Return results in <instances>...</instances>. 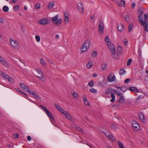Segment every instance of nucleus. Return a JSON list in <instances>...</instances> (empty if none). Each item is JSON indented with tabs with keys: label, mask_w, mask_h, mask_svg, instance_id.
<instances>
[{
	"label": "nucleus",
	"mask_w": 148,
	"mask_h": 148,
	"mask_svg": "<svg viewBox=\"0 0 148 148\" xmlns=\"http://www.w3.org/2000/svg\"><path fill=\"white\" fill-rule=\"evenodd\" d=\"M91 45V42L90 40H86L81 47L82 53L84 52L87 51L89 49Z\"/></svg>",
	"instance_id": "nucleus-1"
},
{
	"label": "nucleus",
	"mask_w": 148,
	"mask_h": 148,
	"mask_svg": "<svg viewBox=\"0 0 148 148\" xmlns=\"http://www.w3.org/2000/svg\"><path fill=\"white\" fill-rule=\"evenodd\" d=\"M113 89L112 88H109L107 89L105 91V93L106 95H108L111 93L110 96L112 98V99L110 101L111 102H113L115 100V96L114 94L113 93H111L112 92H113Z\"/></svg>",
	"instance_id": "nucleus-2"
},
{
	"label": "nucleus",
	"mask_w": 148,
	"mask_h": 148,
	"mask_svg": "<svg viewBox=\"0 0 148 148\" xmlns=\"http://www.w3.org/2000/svg\"><path fill=\"white\" fill-rule=\"evenodd\" d=\"M11 45L15 49H18L20 46L17 42L14 40H10Z\"/></svg>",
	"instance_id": "nucleus-3"
},
{
	"label": "nucleus",
	"mask_w": 148,
	"mask_h": 148,
	"mask_svg": "<svg viewBox=\"0 0 148 148\" xmlns=\"http://www.w3.org/2000/svg\"><path fill=\"white\" fill-rule=\"evenodd\" d=\"M100 130L105 134L106 136L108 138H110L111 133L108 130H107L105 128H103V129L100 128Z\"/></svg>",
	"instance_id": "nucleus-4"
},
{
	"label": "nucleus",
	"mask_w": 148,
	"mask_h": 148,
	"mask_svg": "<svg viewBox=\"0 0 148 148\" xmlns=\"http://www.w3.org/2000/svg\"><path fill=\"white\" fill-rule=\"evenodd\" d=\"M77 8L78 10L80 13L84 14V8L82 3L81 2H79L77 4Z\"/></svg>",
	"instance_id": "nucleus-5"
},
{
	"label": "nucleus",
	"mask_w": 148,
	"mask_h": 148,
	"mask_svg": "<svg viewBox=\"0 0 148 148\" xmlns=\"http://www.w3.org/2000/svg\"><path fill=\"white\" fill-rule=\"evenodd\" d=\"M141 24L144 27V31L148 32V21L147 20L143 21L142 18L140 20Z\"/></svg>",
	"instance_id": "nucleus-6"
},
{
	"label": "nucleus",
	"mask_w": 148,
	"mask_h": 148,
	"mask_svg": "<svg viewBox=\"0 0 148 148\" xmlns=\"http://www.w3.org/2000/svg\"><path fill=\"white\" fill-rule=\"evenodd\" d=\"M99 33L103 34L104 29V24L103 21L102 20H100L99 22Z\"/></svg>",
	"instance_id": "nucleus-7"
},
{
	"label": "nucleus",
	"mask_w": 148,
	"mask_h": 148,
	"mask_svg": "<svg viewBox=\"0 0 148 148\" xmlns=\"http://www.w3.org/2000/svg\"><path fill=\"white\" fill-rule=\"evenodd\" d=\"M132 128L134 130L137 131L140 129V126L136 121H133L132 123Z\"/></svg>",
	"instance_id": "nucleus-8"
},
{
	"label": "nucleus",
	"mask_w": 148,
	"mask_h": 148,
	"mask_svg": "<svg viewBox=\"0 0 148 148\" xmlns=\"http://www.w3.org/2000/svg\"><path fill=\"white\" fill-rule=\"evenodd\" d=\"M107 45L111 52H113V51H116L115 47L113 44L111 42L108 43Z\"/></svg>",
	"instance_id": "nucleus-9"
},
{
	"label": "nucleus",
	"mask_w": 148,
	"mask_h": 148,
	"mask_svg": "<svg viewBox=\"0 0 148 148\" xmlns=\"http://www.w3.org/2000/svg\"><path fill=\"white\" fill-rule=\"evenodd\" d=\"M39 23L41 25H46L49 23L48 20L46 18H42L39 21Z\"/></svg>",
	"instance_id": "nucleus-10"
},
{
	"label": "nucleus",
	"mask_w": 148,
	"mask_h": 148,
	"mask_svg": "<svg viewBox=\"0 0 148 148\" xmlns=\"http://www.w3.org/2000/svg\"><path fill=\"white\" fill-rule=\"evenodd\" d=\"M0 75L7 80H8L10 77L9 75L1 71H0Z\"/></svg>",
	"instance_id": "nucleus-11"
},
{
	"label": "nucleus",
	"mask_w": 148,
	"mask_h": 148,
	"mask_svg": "<svg viewBox=\"0 0 148 148\" xmlns=\"http://www.w3.org/2000/svg\"><path fill=\"white\" fill-rule=\"evenodd\" d=\"M140 120L143 123L146 122V119H145L144 115L143 112H140L138 115Z\"/></svg>",
	"instance_id": "nucleus-12"
},
{
	"label": "nucleus",
	"mask_w": 148,
	"mask_h": 148,
	"mask_svg": "<svg viewBox=\"0 0 148 148\" xmlns=\"http://www.w3.org/2000/svg\"><path fill=\"white\" fill-rule=\"evenodd\" d=\"M64 20L66 22H69V14L67 11L64 12Z\"/></svg>",
	"instance_id": "nucleus-13"
},
{
	"label": "nucleus",
	"mask_w": 148,
	"mask_h": 148,
	"mask_svg": "<svg viewBox=\"0 0 148 148\" xmlns=\"http://www.w3.org/2000/svg\"><path fill=\"white\" fill-rule=\"evenodd\" d=\"M54 106L56 108L61 112L62 114V112H64L65 111L61 107L59 106L57 104L55 103L54 104Z\"/></svg>",
	"instance_id": "nucleus-14"
},
{
	"label": "nucleus",
	"mask_w": 148,
	"mask_h": 148,
	"mask_svg": "<svg viewBox=\"0 0 148 148\" xmlns=\"http://www.w3.org/2000/svg\"><path fill=\"white\" fill-rule=\"evenodd\" d=\"M129 90L131 92L134 93L138 92L139 90L136 87H131L129 88Z\"/></svg>",
	"instance_id": "nucleus-15"
},
{
	"label": "nucleus",
	"mask_w": 148,
	"mask_h": 148,
	"mask_svg": "<svg viewBox=\"0 0 148 148\" xmlns=\"http://www.w3.org/2000/svg\"><path fill=\"white\" fill-rule=\"evenodd\" d=\"M138 20L140 21V20H141V18L142 19V16L143 14V12L142 10H138Z\"/></svg>",
	"instance_id": "nucleus-16"
},
{
	"label": "nucleus",
	"mask_w": 148,
	"mask_h": 148,
	"mask_svg": "<svg viewBox=\"0 0 148 148\" xmlns=\"http://www.w3.org/2000/svg\"><path fill=\"white\" fill-rule=\"evenodd\" d=\"M45 113H46L48 116L51 119H52L53 121H54V119L53 117V116L50 112L49 110L45 112Z\"/></svg>",
	"instance_id": "nucleus-17"
},
{
	"label": "nucleus",
	"mask_w": 148,
	"mask_h": 148,
	"mask_svg": "<svg viewBox=\"0 0 148 148\" xmlns=\"http://www.w3.org/2000/svg\"><path fill=\"white\" fill-rule=\"evenodd\" d=\"M62 114H64L65 115L66 117L68 119L72 121L71 119H70L71 117L67 112L65 111H64V112H62Z\"/></svg>",
	"instance_id": "nucleus-18"
},
{
	"label": "nucleus",
	"mask_w": 148,
	"mask_h": 148,
	"mask_svg": "<svg viewBox=\"0 0 148 148\" xmlns=\"http://www.w3.org/2000/svg\"><path fill=\"white\" fill-rule=\"evenodd\" d=\"M112 77V75L110 74L109 75L108 77V81L110 82H112L114 81V79L115 78V76L114 75L113 77L110 79V77Z\"/></svg>",
	"instance_id": "nucleus-19"
},
{
	"label": "nucleus",
	"mask_w": 148,
	"mask_h": 148,
	"mask_svg": "<svg viewBox=\"0 0 148 148\" xmlns=\"http://www.w3.org/2000/svg\"><path fill=\"white\" fill-rule=\"evenodd\" d=\"M0 62L4 65H7V62L3 58L0 56Z\"/></svg>",
	"instance_id": "nucleus-20"
},
{
	"label": "nucleus",
	"mask_w": 148,
	"mask_h": 148,
	"mask_svg": "<svg viewBox=\"0 0 148 148\" xmlns=\"http://www.w3.org/2000/svg\"><path fill=\"white\" fill-rule=\"evenodd\" d=\"M117 28L119 31H121L124 28V26L121 23H119L117 26Z\"/></svg>",
	"instance_id": "nucleus-21"
},
{
	"label": "nucleus",
	"mask_w": 148,
	"mask_h": 148,
	"mask_svg": "<svg viewBox=\"0 0 148 148\" xmlns=\"http://www.w3.org/2000/svg\"><path fill=\"white\" fill-rule=\"evenodd\" d=\"M116 51H113L111 52L112 53V56L114 58L118 59L119 58V56L117 53H115Z\"/></svg>",
	"instance_id": "nucleus-22"
},
{
	"label": "nucleus",
	"mask_w": 148,
	"mask_h": 148,
	"mask_svg": "<svg viewBox=\"0 0 148 148\" xmlns=\"http://www.w3.org/2000/svg\"><path fill=\"white\" fill-rule=\"evenodd\" d=\"M118 4L120 6L124 7L125 5V1L124 0H122Z\"/></svg>",
	"instance_id": "nucleus-23"
},
{
	"label": "nucleus",
	"mask_w": 148,
	"mask_h": 148,
	"mask_svg": "<svg viewBox=\"0 0 148 148\" xmlns=\"http://www.w3.org/2000/svg\"><path fill=\"white\" fill-rule=\"evenodd\" d=\"M62 21V20L61 19H60L57 20V21L53 22V23L56 25H59L61 23Z\"/></svg>",
	"instance_id": "nucleus-24"
},
{
	"label": "nucleus",
	"mask_w": 148,
	"mask_h": 148,
	"mask_svg": "<svg viewBox=\"0 0 148 148\" xmlns=\"http://www.w3.org/2000/svg\"><path fill=\"white\" fill-rule=\"evenodd\" d=\"M54 4V1H52L48 5V9H51L52 8Z\"/></svg>",
	"instance_id": "nucleus-25"
},
{
	"label": "nucleus",
	"mask_w": 148,
	"mask_h": 148,
	"mask_svg": "<svg viewBox=\"0 0 148 148\" xmlns=\"http://www.w3.org/2000/svg\"><path fill=\"white\" fill-rule=\"evenodd\" d=\"M19 85L23 90H25L26 88H28V87L27 86L22 83H20Z\"/></svg>",
	"instance_id": "nucleus-26"
},
{
	"label": "nucleus",
	"mask_w": 148,
	"mask_h": 148,
	"mask_svg": "<svg viewBox=\"0 0 148 148\" xmlns=\"http://www.w3.org/2000/svg\"><path fill=\"white\" fill-rule=\"evenodd\" d=\"M2 9L4 12H7L9 10V8L7 6L5 5L3 7Z\"/></svg>",
	"instance_id": "nucleus-27"
},
{
	"label": "nucleus",
	"mask_w": 148,
	"mask_h": 148,
	"mask_svg": "<svg viewBox=\"0 0 148 148\" xmlns=\"http://www.w3.org/2000/svg\"><path fill=\"white\" fill-rule=\"evenodd\" d=\"M106 62H104L101 66V68L102 69L105 70L106 69Z\"/></svg>",
	"instance_id": "nucleus-28"
},
{
	"label": "nucleus",
	"mask_w": 148,
	"mask_h": 148,
	"mask_svg": "<svg viewBox=\"0 0 148 148\" xmlns=\"http://www.w3.org/2000/svg\"><path fill=\"white\" fill-rule=\"evenodd\" d=\"M123 51V49L120 46H118L117 48V51L119 53H121Z\"/></svg>",
	"instance_id": "nucleus-29"
},
{
	"label": "nucleus",
	"mask_w": 148,
	"mask_h": 148,
	"mask_svg": "<svg viewBox=\"0 0 148 148\" xmlns=\"http://www.w3.org/2000/svg\"><path fill=\"white\" fill-rule=\"evenodd\" d=\"M71 93L73 96L76 99H78L77 94L75 91H73L71 92Z\"/></svg>",
	"instance_id": "nucleus-30"
},
{
	"label": "nucleus",
	"mask_w": 148,
	"mask_h": 148,
	"mask_svg": "<svg viewBox=\"0 0 148 148\" xmlns=\"http://www.w3.org/2000/svg\"><path fill=\"white\" fill-rule=\"evenodd\" d=\"M113 92L114 93H116L119 96H121V95H122V93H121L120 91H117L116 90L113 89Z\"/></svg>",
	"instance_id": "nucleus-31"
},
{
	"label": "nucleus",
	"mask_w": 148,
	"mask_h": 148,
	"mask_svg": "<svg viewBox=\"0 0 148 148\" xmlns=\"http://www.w3.org/2000/svg\"><path fill=\"white\" fill-rule=\"evenodd\" d=\"M59 16L58 15H56L55 16L53 17L51 19L52 21H53V22L55 21H57L58 19Z\"/></svg>",
	"instance_id": "nucleus-32"
},
{
	"label": "nucleus",
	"mask_w": 148,
	"mask_h": 148,
	"mask_svg": "<svg viewBox=\"0 0 148 148\" xmlns=\"http://www.w3.org/2000/svg\"><path fill=\"white\" fill-rule=\"evenodd\" d=\"M126 73V71L123 69H121L120 70L119 74L121 75H122Z\"/></svg>",
	"instance_id": "nucleus-33"
},
{
	"label": "nucleus",
	"mask_w": 148,
	"mask_h": 148,
	"mask_svg": "<svg viewBox=\"0 0 148 148\" xmlns=\"http://www.w3.org/2000/svg\"><path fill=\"white\" fill-rule=\"evenodd\" d=\"M105 41L107 44L108 43H109L111 42V41H110V40L108 36H107L105 37Z\"/></svg>",
	"instance_id": "nucleus-34"
},
{
	"label": "nucleus",
	"mask_w": 148,
	"mask_h": 148,
	"mask_svg": "<svg viewBox=\"0 0 148 148\" xmlns=\"http://www.w3.org/2000/svg\"><path fill=\"white\" fill-rule=\"evenodd\" d=\"M120 148H125L123 146L122 143L120 141H118L117 142Z\"/></svg>",
	"instance_id": "nucleus-35"
},
{
	"label": "nucleus",
	"mask_w": 148,
	"mask_h": 148,
	"mask_svg": "<svg viewBox=\"0 0 148 148\" xmlns=\"http://www.w3.org/2000/svg\"><path fill=\"white\" fill-rule=\"evenodd\" d=\"M33 95L37 99H40V98L39 95L37 93L35 92L34 94L33 93Z\"/></svg>",
	"instance_id": "nucleus-36"
},
{
	"label": "nucleus",
	"mask_w": 148,
	"mask_h": 148,
	"mask_svg": "<svg viewBox=\"0 0 148 148\" xmlns=\"http://www.w3.org/2000/svg\"><path fill=\"white\" fill-rule=\"evenodd\" d=\"M125 100L123 96H121L120 98L119 102L120 103H121V102H123Z\"/></svg>",
	"instance_id": "nucleus-37"
},
{
	"label": "nucleus",
	"mask_w": 148,
	"mask_h": 148,
	"mask_svg": "<svg viewBox=\"0 0 148 148\" xmlns=\"http://www.w3.org/2000/svg\"><path fill=\"white\" fill-rule=\"evenodd\" d=\"M127 88H128L126 86H123L121 87V90L123 92H125L127 90Z\"/></svg>",
	"instance_id": "nucleus-38"
},
{
	"label": "nucleus",
	"mask_w": 148,
	"mask_h": 148,
	"mask_svg": "<svg viewBox=\"0 0 148 148\" xmlns=\"http://www.w3.org/2000/svg\"><path fill=\"white\" fill-rule=\"evenodd\" d=\"M89 91L90 92L94 93H95L97 92L96 90L94 88H91L89 89Z\"/></svg>",
	"instance_id": "nucleus-39"
},
{
	"label": "nucleus",
	"mask_w": 148,
	"mask_h": 148,
	"mask_svg": "<svg viewBox=\"0 0 148 148\" xmlns=\"http://www.w3.org/2000/svg\"><path fill=\"white\" fill-rule=\"evenodd\" d=\"M132 62V59L131 58L129 59L127 63V66H130V65L131 63Z\"/></svg>",
	"instance_id": "nucleus-40"
},
{
	"label": "nucleus",
	"mask_w": 148,
	"mask_h": 148,
	"mask_svg": "<svg viewBox=\"0 0 148 148\" xmlns=\"http://www.w3.org/2000/svg\"><path fill=\"white\" fill-rule=\"evenodd\" d=\"M38 77L41 80L42 82H44L45 81V79L44 78V76L43 75H41L40 76H38Z\"/></svg>",
	"instance_id": "nucleus-41"
},
{
	"label": "nucleus",
	"mask_w": 148,
	"mask_h": 148,
	"mask_svg": "<svg viewBox=\"0 0 148 148\" xmlns=\"http://www.w3.org/2000/svg\"><path fill=\"white\" fill-rule=\"evenodd\" d=\"M88 84L89 86L91 87H93L94 85L93 83V82L92 80H91L90 82L88 83Z\"/></svg>",
	"instance_id": "nucleus-42"
},
{
	"label": "nucleus",
	"mask_w": 148,
	"mask_h": 148,
	"mask_svg": "<svg viewBox=\"0 0 148 148\" xmlns=\"http://www.w3.org/2000/svg\"><path fill=\"white\" fill-rule=\"evenodd\" d=\"M40 107L41 108L45 111V112H46L48 110L45 107L42 105H40Z\"/></svg>",
	"instance_id": "nucleus-43"
},
{
	"label": "nucleus",
	"mask_w": 148,
	"mask_h": 148,
	"mask_svg": "<svg viewBox=\"0 0 148 148\" xmlns=\"http://www.w3.org/2000/svg\"><path fill=\"white\" fill-rule=\"evenodd\" d=\"M109 138L111 140H112L113 142H115L116 141V139L115 137L111 134V135H110V138Z\"/></svg>",
	"instance_id": "nucleus-44"
},
{
	"label": "nucleus",
	"mask_w": 148,
	"mask_h": 148,
	"mask_svg": "<svg viewBox=\"0 0 148 148\" xmlns=\"http://www.w3.org/2000/svg\"><path fill=\"white\" fill-rule=\"evenodd\" d=\"M37 73L40 76L43 75L42 71L40 69H38L37 71Z\"/></svg>",
	"instance_id": "nucleus-45"
},
{
	"label": "nucleus",
	"mask_w": 148,
	"mask_h": 148,
	"mask_svg": "<svg viewBox=\"0 0 148 148\" xmlns=\"http://www.w3.org/2000/svg\"><path fill=\"white\" fill-rule=\"evenodd\" d=\"M92 65V62H89L87 64V66L88 68H91Z\"/></svg>",
	"instance_id": "nucleus-46"
},
{
	"label": "nucleus",
	"mask_w": 148,
	"mask_h": 148,
	"mask_svg": "<svg viewBox=\"0 0 148 148\" xmlns=\"http://www.w3.org/2000/svg\"><path fill=\"white\" fill-rule=\"evenodd\" d=\"M75 127L77 130L79 131L80 132H83V130L79 127L77 126H76Z\"/></svg>",
	"instance_id": "nucleus-47"
},
{
	"label": "nucleus",
	"mask_w": 148,
	"mask_h": 148,
	"mask_svg": "<svg viewBox=\"0 0 148 148\" xmlns=\"http://www.w3.org/2000/svg\"><path fill=\"white\" fill-rule=\"evenodd\" d=\"M110 127L112 129L114 130H115L117 128V127L114 124H112L110 126Z\"/></svg>",
	"instance_id": "nucleus-48"
},
{
	"label": "nucleus",
	"mask_w": 148,
	"mask_h": 148,
	"mask_svg": "<svg viewBox=\"0 0 148 148\" xmlns=\"http://www.w3.org/2000/svg\"><path fill=\"white\" fill-rule=\"evenodd\" d=\"M35 38L38 42H39L40 40V37L39 36L36 35L35 36Z\"/></svg>",
	"instance_id": "nucleus-49"
},
{
	"label": "nucleus",
	"mask_w": 148,
	"mask_h": 148,
	"mask_svg": "<svg viewBox=\"0 0 148 148\" xmlns=\"http://www.w3.org/2000/svg\"><path fill=\"white\" fill-rule=\"evenodd\" d=\"M9 79H8V81L11 83H14V80L11 77H9Z\"/></svg>",
	"instance_id": "nucleus-50"
},
{
	"label": "nucleus",
	"mask_w": 148,
	"mask_h": 148,
	"mask_svg": "<svg viewBox=\"0 0 148 148\" xmlns=\"http://www.w3.org/2000/svg\"><path fill=\"white\" fill-rule=\"evenodd\" d=\"M125 20L127 22L129 21H130V17L128 15H127L125 16Z\"/></svg>",
	"instance_id": "nucleus-51"
},
{
	"label": "nucleus",
	"mask_w": 148,
	"mask_h": 148,
	"mask_svg": "<svg viewBox=\"0 0 148 148\" xmlns=\"http://www.w3.org/2000/svg\"><path fill=\"white\" fill-rule=\"evenodd\" d=\"M26 91L29 92V93L31 94L32 95L33 93L34 94L35 92H34L33 91H31L30 90H29L28 89H27V90H26Z\"/></svg>",
	"instance_id": "nucleus-52"
},
{
	"label": "nucleus",
	"mask_w": 148,
	"mask_h": 148,
	"mask_svg": "<svg viewBox=\"0 0 148 148\" xmlns=\"http://www.w3.org/2000/svg\"><path fill=\"white\" fill-rule=\"evenodd\" d=\"M97 55V52L96 51H94L92 53V56H93V57H95Z\"/></svg>",
	"instance_id": "nucleus-53"
},
{
	"label": "nucleus",
	"mask_w": 148,
	"mask_h": 148,
	"mask_svg": "<svg viewBox=\"0 0 148 148\" xmlns=\"http://www.w3.org/2000/svg\"><path fill=\"white\" fill-rule=\"evenodd\" d=\"M40 4L39 3H38L35 5V8L36 9H38L40 8Z\"/></svg>",
	"instance_id": "nucleus-54"
},
{
	"label": "nucleus",
	"mask_w": 148,
	"mask_h": 148,
	"mask_svg": "<svg viewBox=\"0 0 148 148\" xmlns=\"http://www.w3.org/2000/svg\"><path fill=\"white\" fill-rule=\"evenodd\" d=\"M40 63L41 64H42V65H44V64H45V62L44 60L42 58L40 59Z\"/></svg>",
	"instance_id": "nucleus-55"
},
{
	"label": "nucleus",
	"mask_w": 148,
	"mask_h": 148,
	"mask_svg": "<svg viewBox=\"0 0 148 148\" xmlns=\"http://www.w3.org/2000/svg\"><path fill=\"white\" fill-rule=\"evenodd\" d=\"M84 101V104L85 105L88 106V105H89V102H88V101L87 100V99L86 100H85V101Z\"/></svg>",
	"instance_id": "nucleus-56"
},
{
	"label": "nucleus",
	"mask_w": 148,
	"mask_h": 148,
	"mask_svg": "<svg viewBox=\"0 0 148 148\" xmlns=\"http://www.w3.org/2000/svg\"><path fill=\"white\" fill-rule=\"evenodd\" d=\"M133 25H132L130 24L128 27V32H130L132 28Z\"/></svg>",
	"instance_id": "nucleus-57"
},
{
	"label": "nucleus",
	"mask_w": 148,
	"mask_h": 148,
	"mask_svg": "<svg viewBox=\"0 0 148 148\" xmlns=\"http://www.w3.org/2000/svg\"><path fill=\"white\" fill-rule=\"evenodd\" d=\"M13 9L15 11L17 10L18 9V5H16L14 6Z\"/></svg>",
	"instance_id": "nucleus-58"
},
{
	"label": "nucleus",
	"mask_w": 148,
	"mask_h": 148,
	"mask_svg": "<svg viewBox=\"0 0 148 148\" xmlns=\"http://www.w3.org/2000/svg\"><path fill=\"white\" fill-rule=\"evenodd\" d=\"M130 79L129 78L126 79L124 80V82L126 84L130 82Z\"/></svg>",
	"instance_id": "nucleus-59"
},
{
	"label": "nucleus",
	"mask_w": 148,
	"mask_h": 148,
	"mask_svg": "<svg viewBox=\"0 0 148 148\" xmlns=\"http://www.w3.org/2000/svg\"><path fill=\"white\" fill-rule=\"evenodd\" d=\"M144 18L145 19V21L147 20V19L148 18V14H145L144 15Z\"/></svg>",
	"instance_id": "nucleus-60"
},
{
	"label": "nucleus",
	"mask_w": 148,
	"mask_h": 148,
	"mask_svg": "<svg viewBox=\"0 0 148 148\" xmlns=\"http://www.w3.org/2000/svg\"><path fill=\"white\" fill-rule=\"evenodd\" d=\"M135 6V3H132V4L131 8L132 9H133L134 8Z\"/></svg>",
	"instance_id": "nucleus-61"
},
{
	"label": "nucleus",
	"mask_w": 148,
	"mask_h": 148,
	"mask_svg": "<svg viewBox=\"0 0 148 148\" xmlns=\"http://www.w3.org/2000/svg\"><path fill=\"white\" fill-rule=\"evenodd\" d=\"M0 22L2 23H3L4 20L2 17H0Z\"/></svg>",
	"instance_id": "nucleus-62"
},
{
	"label": "nucleus",
	"mask_w": 148,
	"mask_h": 148,
	"mask_svg": "<svg viewBox=\"0 0 148 148\" xmlns=\"http://www.w3.org/2000/svg\"><path fill=\"white\" fill-rule=\"evenodd\" d=\"M143 95H140L138 96L136 98V100H138L139 99L142 97Z\"/></svg>",
	"instance_id": "nucleus-63"
},
{
	"label": "nucleus",
	"mask_w": 148,
	"mask_h": 148,
	"mask_svg": "<svg viewBox=\"0 0 148 148\" xmlns=\"http://www.w3.org/2000/svg\"><path fill=\"white\" fill-rule=\"evenodd\" d=\"M144 79L146 81H148V76H146L144 77Z\"/></svg>",
	"instance_id": "nucleus-64"
}]
</instances>
